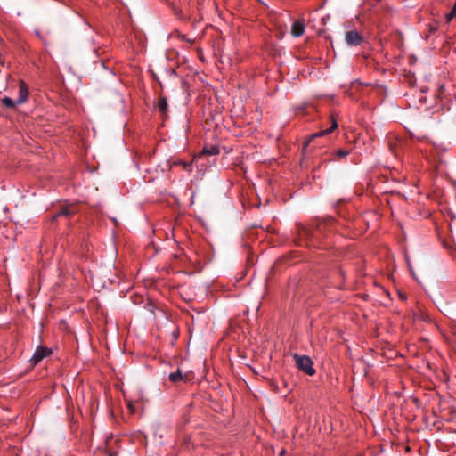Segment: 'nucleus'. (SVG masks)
I'll list each match as a JSON object with an SVG mask.
<instances>
[{"label":"nucleus","instance_id":"nucleus-14","mask_svg":"<svg viewBox=\"0 0 456 456\" xmlns=\"http://www.w3.org/2000/svg\"><path fill=\"white\" fill-rule=\"evenodd\" d=\"M1 102L2 104L8 108V109H14L16 107L17 104H19L17 102V100L14 101L12 100V98L8 97V96H4L1 99Z\"/></svg>","mask_w":456,"mask_h":456},{"label":"nucleus","instance_id":"nucleus-4","mask_svg":"<svg viewBox=\"0 0 456 456\" xmlns=\"http://www.w3.org/2000/svg\"><path fill=\"white\" fill-rule=\"evenodd\" d=\"M351 149H338L330 153L328 151H325L324 155H328V157L322 159V161L318 164V167H321V165L329 161H334L338 159H344L347 157L351 153Z\"/></svg>","mask_w":456,"mask_h":456},{"label":"nucleus","instance_id":"nucleus-1","mask_svg":"<svg viewBox=\"0 0 456 456\" xmlns=\"http://www.w3.org/2000/svg\"><path fill=\"white\" fill-rule=\"evenodd\" d=\"M335 222V218L329 216L317 221L315 226L297 224L296 243L299 246L305 245L308 248L329 250L332 248V244L327 240V232Z\"/></svg>","mask_w":456,"mask_h":456},{"label":"nucleus","instance_id":"nucleus-19","mask_svg":"<svg viewBox=\"0 0 456 456\" xmlns=\"http://www.w3.org/2000/svg\"><path fill=\"white\" fill-rule=\"evenodd\" d=\"M174 12L176 16H178L180 19H182V10L176 7H174Z\"/></svg>","mask_w":456,"mask_h":456},{"label":"nucleus","instance_id":"nucleus-23","mask_svg":"<svg viewBox=\"0 0 456 456\" xmlns=\"http://www.w3.org/2000/svg\"><path fill=\"white\" fill-rule=\"evenodd\" d=\"M399 297L402 299V300H406V296L402 294V293H399Z\"/></svg>","mask_w":456,"mask_h":456},{"label":"nucleus","instance_id":"nucleus-9","mask_svg":"<svg viewBox=\"0 0 456 456\" xmlns=\"http://www.w3.org/2000/svg\"><path fill=\"white\" fill-rule=\"evenodd\" d=\"M305 25L304 20H297L292 24L291 34L295 37H299L304 35Z\"/></svg>","mask_w":456,"mask_h":456},{"label":"nucleus","instance_id":"nucleus-11","mask_svg":"<svg viewBox=\"0 0 456 456\" xmlns=\"http://www.w3.org/2000/svg\"><path fill=\"white\" fill-rule=\"evenodd\" d=\"M157 108L163 118H167V99L161 94H159Z\"/></svg>","mask_w":456,"mask_h":456},{"label":"nucleus","instance_id":"nucleus-18","mask_svg":"<svg viewBox=\"0 0 456 456\" xmlns=\"http://www.w3.org/2000/svg\"><path fill=\"white\" fill-rule=\"evenodd\" d=\"M166 73L171 77H175L176 76V71L175 69L173 68H170V69H166Z\"/></svg>","mask_w":456,"mask_h":456},{"label":"nucleus","instance_id":"nucleus-3","mask_svg":"<svg viewBox=\"0 0 456 456\" xmlns=\"http://www.w3.org/2000/svg\"><path fill=\"white\" fill-rule=\"evenodd\" d=\"M337 117H338V115H336L335 113H331L330 116V122H331L330 127L327 128V129H324V130H322V131H320L318 133L312 134L311 135H309L308 139L304 143V149L308 148L314 139H316L318 137H322V136L327 135V134H330L335 129H337L338 126V125Z\"/></svg>","mask_w":456,"mask_h":456},{"label":"nucleus","instance_id":"nucleus-12","mask_svg":"<svg viewBox=\"0 0 456 456\" xmlns=\"http://www.w3.org/2000/svg\"><path fill=\"white\" fill-rule=\"evenodd\" d=\"M220 153V148L217 145H207L205 146L201 151L200 152V156L201 155H208L215 156Z\"/></svg>","mask_w":456,"mask_h":456},{"label":"nucleus","instance_id":"nucleus-5","mask_svg":"<svg viewBox=\"0 0 456 456\" xmlns=\"http://www.w3.org/2000/svg\"><path fill=\"white\" fill-rule=\"evenodd\" d=\"M53 354V351L51 348L44 346H38L32 357H31V363L33 366L38 364L44 358L50 356Z\"/></svg>","mask_w":456,"mask_h":456},{"label":"nucleus","instance_id":"nucleus-17","mask_svg":"<svg viewBox=\"0 0 456 456\" xmlns=\"http://www.w3.org/2000/svg\"><path fill=\"white\" fill-rule=\"evenodd\" d=\"M151 76H152V78L158 82L159 87H160V91L163 90V86H162V83L160 82V80L159 79L158 76L153 72L151 71Z\"/></svg>","mask_w":456,"mask_h":456},{"label":"nucleus","instance_id":"nucleus-13","mask_svg":"<svg viewBox=\"0 0 456 456\" xmlns=\"http://www.w3.org/2000/svg\"><path fill=\"white\" fill-rule=\"evenodd\" d=\"M170 168L175 167H182L183 170L191 171V162H187L183 159H176L170 162Z\"/></svg>","mask_w":456,"mask_h":456},{"label":"nucleus","instance_id":"nucleus-15","mask_svg":"<svg viewBox=\"0 0 456 456\" xmlns=\"http://www.w3.org/2000/svg\"><path fill=\"white\" fill-rule=\"evenodd\" d=\"M144 308L152 315L155 314V311L159 308L156 303L151 299H148L144 305Z\"/></svg>","mask_w":456,"mask_h":456},{"label":"nucleus","instance_id":"nucleus-6","mask_svg":"<svg viewBox=\"0 0 456 456\" xmlns=\"http://www.w3.org/2000/svg\"><path fill=\"white\" fill-rule=\"evenodd\" d=\"M345 41L350 46H358L363 42V36L354 28L346 32Z\"/></svg>","mask_w":456,"mask_h":456},{"label":"nucleus","instance_id":"nucleus-22","mask_svg":"<svg viewBox=\"0 0 456 456\" xmlns=\"http://www.w3.org/2000/svg\"><path fill=\"white\" fill-rule=\"evenodd\" d=\"M338 274H339V275L344 279V277H345V273H344V271H343L342 269H338Z\"/></svg>","mask_w":456,"mask_h":456},{"label":"nucleus","instance_id":"nucleus-8","mask_svg":"<svg viewBox=\"0 0 456 456\" xmlns=\"http://www.w3.org/2000/svg\"><path fill=\"white\" fill-rule=\"evenodd\" d=\"M29 96V88L27 83L23 80L19 82V97L17 99L18 103H23L27 102Z\"/></svg>","mask_w":456,"mask_h":456},{"label":"nucleus","instance_id":"nucleus-21","mask_svg":"<svg viewBox=\"0 0 456 456\" xmlns=\"http://www.w3.org/2000/svg\"><path fill=\"white\" fill-rule=\"evenodd\" d=\"M270 385L273 387V391H277L278 390V386L276 384H274L273 381H272Z\"/></svg>","mask_w":456,"mask_h":456},{"label":"nucleus","instance_id":"nucleus-16","mask_svg":"<svg viewBox=\"0 0 456 456\" xmlns=\"http://www.w3.org/2000/svg\"><path fill=\"white\" fill-rule=\"evenodd\" d=\"M455 17L456 13L451 9V11L445 15V20L447 22H450Z\"/></svg>","mask_w":456,"mask_h":456},{"label":"nucleus","instance_id":"nucleus-20","mask_svg":"<svg viewBox=\"0 0 456 456\" xmlns=\"http://www.w3.org/2000/svg\"><path fill=\"white\" fill-rule=\"evenodd\" d=\"M436 31H437V26H436V25L429 26V33L434 34Z\"/></svg>","mask_w":456,"mask_h":456},{"label":"nucleus","instance_id":"nucleus-24","mask_svg":"<svg viewBox=\"0 0 456 456\" xmlns=\"http://www.w3.org/2000/svg\"><path fill=\"white\" fill-rule=\"evenodd\" d=\"M108 456H118L117 452H110Z\"/></svg>","mask_w":456,"mask_h":456},{"label":"nucleus","instance_id":"nucleus-26","mask_svg":"<svg viewBox=\"0 0 456 456\" xmlns=\"http://www.w3.org/2000/svg\"><path fill=\"white\" fill-rule=\"evenodd\" d=\"M390 148H391V150L394 151L395 145L393 143H390Z\"/></svg>","mask_w":456,"mask_h":456},{"label":"nucleus","instance_id":"nucleus-25","mask_svg":"<svg viewBox=\"0 0 456 456\" xmlns=\"http://www.w3.org/2000/svg\"><path fill=\"white\" fill-rule=\"evenodd\" d=\"M285 452H286V451H285V450H282V451L280 452V456L284 455V454H285Z\"/></svg>","mask_w":456,"mask_h":456},{"label":"nucleus","instance_id":"nucleus-2","mask_svg":"<svg viewBox=\"0 0 456 456\" xmlns=\"http://www.w3.org/2000/svg\"><path fill=\"white\" fill-rule=\"evenodd\" d=\"M294 359L296 362V366L298 370H302L305 374L309 376H314L316 372L314 367V362L308 355H298L295 354Z\"/></svg>","mask_w":456,"mask_h":456},{"label":"nucleus","instance_id":"nucleus-10","mask_svg":"<svg viewBox=\"0 0 456 456\" xmlns=\"http://www.w3.org/2000/svg\"><path fill=\"white\" fill-rule=\"evenodd\" d=\"M168 379L170 382L175 384L180 381L186 382L189 380L186 374L182 373L180 369H177L176 371L171 372L168 376Z\"/></svg>","mask_w":456,"mask_h":456},{"label":"nucleus","instance_id":"nucleus-7","mask_svg":"<svg viewBox=\"0 0 456 456\" xmlns=\"http://www.w3.org/2000/svg\"><path fill=\"white\" fill-rule=\"evenodd\" d=\"M78 212V207L75 203L63 204L60 207L58 212L53 216V219L59 216L71 217Z\"/></svg>","mask_w":456,"mask_h":456}]
</instances>
